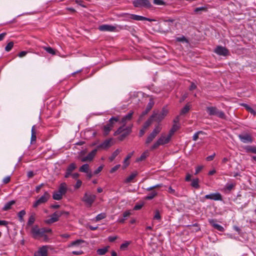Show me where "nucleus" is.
Segmentation results:
<instances>
[{"label":"nucleus","mask_w":256,"mask_h":256,"mask_svg":"<svg viewBox=\"0 0 256 256\" xmlns=\"http://www.w3.org/2000/svg\"><path fill=\"white\" fill-rule=\"evenodd\" d=\"M132 125L129 126L126 128H124V126H120L114 133V135L116 136L118 134H122L118 138L120 141H122L127 136H128L132 132Z\"/></svg>","instance_id":"nucleus-1"},{"label":"nucleus","mask_w":256,"mask_h":256,"mask_svg":"<svg viewBox=\"0 0 256 256\" xmlns=\"http://www.w3.org/2000/svg\"><path fill=\"white\" fill-rule=\"evenodd\" d=\"M171 140L170 136L162 134L158 140L150 147V150H152L158 148L159 146L168 144Z\"/></svg>","instance_id":"nucleus-2"},{"label":"nucleus","mask_w":256,"mask_h":256,"mask_svg":"<svg viewBox=\"0 0 256 256\" xmlns=\"http://www.w3.org/2000/svg\"><path fill=\"white\" fill-rule=\"evenodd\" d=\"M119 121V116L112 117L109 121L108 123L104 126L103 130L104 132V136H106L111 130L112 128L114 127V124Z\"/></svg>","instance_id":"nucleus-3"},{"label":"nucleus","mask_w":256,"mask_h":256,"mask_svg":"<svg viewBox=\"0 0 256 256\" xmlns=\"http://www.w3.org/2000/svg\"><path fill=\"white\" fill-rule=\"evenodd\" d=\"M206 112L210 116H216L222 119H225L226 118L224 113L222 111L219 110L215 106L207 107Z\"/></svg>","instance_id":"nucleus-4"},{"label":"nucleus","mask_w":256,"mask_h":256,"mask_svg":"<svg viewBox=\"0 0 256 256\" xmlns=\"http://www.w3.org/2000/svg\"><path fill=\"white\" fill-rule=\"evenodd\" d=\"M50 198V194L48 192H45L42 196L34 202L33 208H36L41 204H46Z\"/></svg>","instance_id":"nucleus-5"},{"label":"nucleus","mask_w":256,"mask_h":256,"mask_svg":"<svg viewBox=\"0 0 256 256\" xmlns=\"http://www.w3.org/2000/svg\"><path fill=\"white\" fill-rule=\"evenodd\" d=\"M168 114V110L166 108H163L162 112H160L154 111L152 118H154V120L156 122H160Z\"/></svg>","instance_id":"nucleus-6"},{"label":"nucleus","mask_w":256,"mask_h":256,"mask_svg":"<svg viewBox=\"0 0 256 256\" xmlns=\"http://www.w3.org/2000/svg\"><path fill=\"white\" fill-rule=\"evenodd\" d=\"M96 199V196L89 192L84 193L82 200L84 202L87 206L90 207Z\"/></svg>","instance_id":"nucleus-7"},{"label":"nucleus","mask_w":256,"mask_h":256,"mask_svg":"<svg viewBox=\"0 0 256 256\" xmlns=\"http://www.w3.org/2000/svg\"><path fill=\"white\" fill-rule=\"evenodd\" d=\"M64 214H68V212H65L63 211H57L54 212L50 216V218L44 220V222L46 224H50L54 222H58L59 220V218L60 217Z\"/></svg>","instance_id":"nucleus-8"},{"label":"nucleus","mask_w":256,"mask_h":256,"mask_svg":"<svg viewBox=\"0 0 256 256\" xmlns=\"http://www.w3.org/2000/svg\"><path fill=\"white\" fill-rule=\"evenodd\" d=\"M135 7H144L150 8L152 7V4L148 0H135L132 2Z\"/></svg>","instance_id":"nucleus-9"},{"label":"nucleus","mask_w":256,"mask_h":256,"mask_svg":"<svg viewBox=\"0 0 256 256\" xmlns=\"http://www.w3.org/2000/svg\"><path fill=\"white\" fill-rule=\"evenodd\" d=\"M114 144L113 139L112 138H108L98 145L96 149H97V150H108Z\"/></svg>","instance_id":"nucleus-10"},{"label":"nucleus","mask_w":256,"mask_h":256,"mask_svg":"<svg viewBox=\"0 0 256 256\" xmlns=\"http://www.w3.org/2000/svg\"><path fill=\"white\" fill-rule=\"evenodd\" d=\"M43 228H40L37 226H35L32 228V233L34 238H36L38 236L42 237L44 236Z\"/></svg>","instance_id":"nucleus-11"},{"label":"nucleus","mask_w":256,"mask_h":256,"mask_svg":"<svg viewBox=\"0 0 256 256\" xmlns=\"http://www.w3.org/2000/svg\"><path fill=\"white\" fill-rule=\"evenodd\" d=\"M214 52L220 56H226L228 54V50L225 47L218 46L214 50Z\"/></svg>","instance_id":"nucleus-12"},{"label":"nucleus","mask_w":256,"mask_h":256,"mask_svg":"<svg viewBox=\"0 0 256 256\" xmlns=\"http://www.w3.org/2000/svg\"><path fill=\"white\" fill-rule=\"evenodd\" d=\"M238 138L244 143H251L253 140L252 136L248 134H239Z\"/></svg>","instance_id":"nucleus-13"},{"label":"nucleus","mask_w":256,"mask_h":256,"mask_svg":"<svg viewBox=\"0 0 256 256\" xmlns=\"http://www.w3.org/2000/svg\"><path fill=\"white\" fill-rule=\"evenodd\" d=\"M76 164L74 162L71 163L67 167L64 174V178H68L72 174V172L76 168Z\"/></svg>","instance_id":"nucleus-14"},{"label":"nucleus","mask_w":256,"mask_h":256,"mask_svg":"<svg viewBox=\"0 0 256 256\" xmlns=\"http://www.w3.org/2000/svg\"><path fill=\"white\" fill-rule=\"evenodd\" d=\"M97 152V149H94L90 152L86 156H84L81 158V162H91L94 159Z\"/></svg>","instance_id":"nucleus-15"},{"label":"nucleus","mask_w":256,"mask_h":256,"mask_svg":"<svg viewBox=\"0 0 256 256\" xmlns=\"http://www.w3.org/2000/svg\"><path fill=\"white\" fill-rule=\"evenodd\" d=\"M204 198L206 199H210L214 200H222V195L218 192L212 193L209 194H206L204 196Z\"/></svg>","instance_id":"nucleus-16"},{"label":"nucleus","mask_w":256,"mask_h":256,"mask_svg":"<svg viewBox=\"0 0 256 256\" xmlns=\"http://www.w3.org/2000/svg\"><path fill=\"white\" fill-rule=\"evenodd\" d=\"M133 113L132 111L130 112L126 116L122 118L120 121L119 120L118 122H119L120 124H122V126H124V128L126 124L132 120Z\"/></svg>","instance_id":"nucleus-17"},{"label":"nucleus","mask_w":256,"mask_h":256,"mask_svg":"<svg viewBox=\"0 0 256 256\" xmlns=\"http://www.w3.org/2000/svg\"><path fill=\"white\" fill-rule=\"evenodd\" d=\"M98 30L100 31L114 32L116 27L109 24H102L99 26Z\"/></svg>","instance_id":"nucleus-18"},{"label":"nucleus","mask_w":256,"mask_h":256,"mask_svg":"<svg viewBox=\"0 0 256 256\" xmlns=\"http://www.w3.org/2000/svg\"><path fill=\"white\" fill-rule=\"evenodd\" d=\"M34 256H48V248L46 246L40 248L38 252L34 253Z\"/></svg>","instance_id":"nucleus-19"},{"label":"nucleus","mask_w":256,"mask_h":256,"mask_svg":"<svg viewBox=\"0 0 256 256\" xmlns=\"http://www.w3.org/2000/svg\"><path fill=\"white\" fill-rule=\"evenodd\" d=\"M216 220L214 219L208 220L209 223L216 229L220 232H223L224 230V228L220 225L216 223Z\"/></svg>","instance_id":"nucleus-20"},{"label":"nucleus","mask_w":256,"mask_h":256,"mask_svg":"<svg viewBox=\"0 0 256 256\" xmlns=\"http://www.w3.org/2000/svg\"><path fill=\"white\" fill-rule=\"evenodd\" d=\"M154 102L152 98H150V101L148 103V104L146 106V110L142 112V115L144 116L152 108L154 105Z\"/></svg>","instance_id":"nucleus-21"},{"label":"nucleus","mask_w":256,"mask_h":256,"mask_svg":"<svg viewBox=\"0 0 256 256\" xmlns=\"http://www.w3.org/2000/svg\"><path fill=\"white\" fill-rule=\"evenodd\" d=\"M138 173L137 172H132L130 176H128L124 180V183L128 184L131 182H134V178L138 176Z\"/></svg>","instance_id":"nucleus-22"},{"label":"nucleus","mask_w":256,"mask_h":256,"mask_svg":"<svg viewBox=\"0 0 256 256\" xmlns=\"http://www.w3.org/2000/svg\"><path fill=\"white\" fill-rule=\"evenodd\" d=\"M86 242L82 239L76 240L71 242L68 245V247L72 246H79L82 244Z\"/></svg>","instance_id":"nucleus-23"},{"label":"nucleus","mask_w":256,"mask_h":256,"mask_svg":"<svg viewBox=\"0 0 256 256\" xmlns=\"http://www.w3.org/2000/svg\"><path fill=\"white\" fill-rule=\"evenodd\" d=\"M16 204V201L14 200H10L8 202H6L4 206L2 208V210L3 211H7L12 208V206Z\"/></svg>","instance_id":"nucleus-24"},{"label":"nucleus","mask_w":256,"mask_h":256,"mask_svg":"<svg viewBox=\"0 0 256 256\" xmlns=\"http://www.w3.org/2000/svg\"><path fill=\"white\" fill-rule=\"evenodd\" d=\"M66 184L65 182L61 184L58 188V192H59L60 193L64 195L66 192Z\"/></svg>","instance_id":"nucleus-25"},{"label":"nucleus","mask_w":256,"mask_h":256,"mask_svg":"<svg viewBox=\"0 0 256 256\" xmlns=\"http://www.w3.org/2000/svg\"><path fill=\"white\" fill-rule=\"evenodd\" d=\"M109 248V246H107L102 248H99L96 250V252L98 255H104L108 252Z\"/></svg>","instance_id":"nucleus-26"},{"label":"nucleus","mask_w":256,"mask_h":256,"mask_svg":"<svg viewBox=\"0 0 256 256\" xmlns=\"http://www.w3.org/2000/svg\"><path fill=\"white\" fill-rule=\"evenodd\" d=\"M130 18L135 20H144L146 17L136 14H131L130 15Z\"/></svg>","instance_id":"nucleus-27"},{"label":"nucleus","mask_w":256,"mask_h":256,"mask_svg":"<svg viewBox=\"0 0 256 256\" xmlns=\"http://www.w3.org/2000/svg\"><path fill=\"white\" fill-rule=\"evenodd\" d=\"M178 126L176 124H174L168 136H170V138H171L172 136L178 129Z\"/></svg>","instance_id":"nucleus-28"},{"label":"nucleus","mask_w":256,"mask_h":256,"mask_svg":"<svg viewBox=\"0 0 256 256\" xmlns=\"http://www.w3.org/2000/svg\"><path fill=\"white\" fill-rule=\"evenodd\" d=\"M149 156L148 151L146 150L140 156L136 159V162H140L144 160Z\"/></svg>","instance_id":"nucleus-29"},{"label":"nucleus","mask_w":256,"mask_h":256,"mask_svg":"<svg viewBox=\"0 0 256 256\" xmlns=\"http://www.w3.org/2000/svg\"><path fill=\"white\" fill-rule=\"evenodd\" d=\"M122 152V150L120 149H116L112 154V156L109 157L108 159L110 162H112L116 157Z\"/></svg>","instance_id":"nucleus-30"},{"label":"nucleus","mask_w":256,"mask_h":256,"mask_svg":"<svg viewBox=\"0 0 256 256\" xmlns=\"http://www.w3.org/2000/svg\"><path fill=\"white\" fill-rule=\"evenodd\" d=\"M36 136L35 128V126H34L32 128L31 143H33L36 141Z\"/></svg>","instance_id":"nucleus-31"},{"label":"nucleus","mask_w":256,"mask_h":256,"mask_svg":"<svg viewBox=\"0 0 256 256\" xmlns=\"http://www.w3.org/2000/svg\"><path fill=\"white\" fill-rule=\"evenodd\" d=\"M79 170L82 172L88 173L89 171V165L87 164L82 165L80 168Z\"/></svg>","instance_id":"nucleus-32"},{"label":"nucleus","mask_w":256,"mask_h":256,"mask_svg":"<svg viewBox=\"0 0 256 256\" xmlns=\"http://www.w3.org/2000/svg\"><path fill=\"white\" fill-rule=\"evenodd\" d=\"M158 195V192L156 190H152L150 194L146 196L145 200H150L153 199Z\"/></svg>","instance_id":"nucleus-33"},{"label":"nucleus","mask_w":256,"mask_h":256,"mask_svg":"<svg viewBox=\"0 0 256 256\" xmlns=\"http://www.w3.org/2000/svg\"><path fill=\"white\" fill-rule=\"evenodd\" d=\"M162 128L159 125H158L154 128V130L150 133V134L156 137V136L160 132Z\"/></svg>","instance_id":"nucleus-34"},{"label":"nucleus","mask_w":256,"mask_h":256,"mask_svg":"<svg viewBox=\"0 0 256 256\" xmlns=\"http://www.w3.org/2000/svg\"><path fill=\"white\" fill-rule=\"evenodd\" d=\"M247 152H252L256 154V147L254 146H248L245 148Z\"/></svg>","instance_id":"nucleus-35"},{"label":"nucleus","mask_w":256,"mask_h":256,"mask_svg":"<svg viewBox=\"0 0 256 256\" xmlns=\"http://www.w3.org/2000/svg\"><path fill=\"white\" fill-rule=\"evenodd\" d=\"M190 103H188L180 111V114H184L188 112L190 109Z\"/></svg>","instance_id":"nucleus-36"},{"label":"nucleus","mask_w":256,"mask_h":256,"mask_svg":"<svg viewBox=\"0 0 256 256\" xmlns=\"http://www.w3.org/2000/svg\"><path fill=\"white\" fill-rule=\"evenodd\" d=\"M62 194L59 192H54L52 196V198L55 200H60L62 198Z\"/></svg>","instance_id":"nucleus-37"},{"label":"nucleus","mask_w":256,"mask_h":256,"mask_svg":"<svg viewBox=\"0 0 256 256\" xmlns=\"http://www.w3.org/2000/svg\"><path fill=\"white\" fill-rule=\"evenodd\" d=\"M34 221H35V214H32L29 217L28 222H27V225L28 226H32L34 222Z\"/></svg>","instance_id":"nucleus-38"},{"label":"nucleus","mask_w":256,"mask_h":256,"mask_svg":"<svg viewBox=\"0 0 256 256\" xmlns=\"http://www.w3.org/2000/svg\"><path fill=\"white\" fill-rule=\"evenodd\" d=\"M199 180L198 178L194 179L192 180L191 186L196 188H198L200 187L198 184Z\"/></svg>","instance_id":"nucleus-39"},{"label":"nucleus","mask_w":256,"mask_h":256,"mask_svg":"<svg viewBox=\"0 0 256 256\" xmlns=\"http://www.w3.org/2000/svg\"><path fill=\"white\" fill-rule=\"evenodd\" d=\"M134 153V152H132L130 153H129L128 156H126V158L124 159V164L126 166H127L128 164H129V163L128 162H127L130 158L132 156L133 154Z\"/></svg>","instance_id":"nucleus-40"},{"label":"nucleus","mask_w":256,"mask_h":256,"mask_svg":"<svg viewBox=\"0 0 256 256\" xmlns=\"http://www.w3.org/2000/svg\"><path fill=\"white\" fill-rule=\"evenodd\" d=\"M26 212L24 210H22L18 213V216L19 220L21 222H24V216L26 214Z\"/></svg>","instance_id":"nucleus-41"},{"label":"nucleus","mask_w":256,"mask_h":256,"mask_svg":"<svg viewBox=\"0 0 256 256\" xmlns=\"http://www.w3.org/2000/svg\"><path fill=\"white\" fill-rule=\"evenodd\" d=\"M152 118H152L151 116L150 118L144 122L143 126V128L144 129H146L152 124Z\"/></svg>","instance_id":"nucleus-42"},{"label":"nucleus","mask_w":256,"mask_h":256,"mask_svg":"<svg viewBox=\"0 0 256 256\" xmlns=\"http://www.w3.org/2000/svg\"><path fill=\"white\" fill-rule=\"evenodd\" d=\"M131 244L130 242L126 241L125 242L122 244L120 246V249L122 250H126L128 246Z\"/></svg>","instance_id":"nucleus-43"},{"label":"nucleus","mask_w":256,"mask_h":256,"mask_svg":"<svg viewBox=\"0 0 256 256\" xmlns=\"http://www.w3.org/2000/svg\"><path fill=\"white\" fill-rule=\"evenodd\" d=\"M162 186V184H156L155 186H152L150 187L147 188H146V191L150 192V191H152V190H154V188H160Z\"/></svg>","instance_id":"nucleus-44"},{"label":"nucleus","mask_w":256,"mask_h":256,"mask_svg":"<svg viewBox=\"0 0 256 256\" xmlns=\"http://www.w3.org/2000/svg\"><path fill=\"white\" fill-rule=\"evenodd\" d=\"M106 214L104 212L100 213L98 214L96 217V221H99L101 220H102L104 218L106 217Z\"/></svg>","instance_id":"nucleus-45"},{"label":"nucleus","mask_w":256,"mask_h":256,"mask_svg":"<svg viewBox=\"0 0 256 256\" xmlns=\"http://www.w3.org/2000/svg\"><path fill=\"white\" fill-rule=\"evenodd\" d=\"M242 106H244L246 108L251 114H253L254 115L256 114V112L247 104H242Z\"/></svg>","instance_id":"nucleus-46"},{"label":"nucleus","mask_w":256,"mask_h":256,"mask_svg":"<svg viewBox=\"0 0 256 256\" xmlns=\"http://www.w3.org/2000/svg\"><path fill=\"white\" fill-rule=\"evenodd\" d=\"M155 138V136H154L153 135L150 134L146 140V144H150Z\"/></svg>","instance_id":"nucleus-47"},{"label":"nucleus","mask_w":256,"mask_h":256,"mask_svg":"<svg viewBox=\"0 0 256 256\" xmlns=\"http://www.w3.org/2000/svg\"><path fill=\"white\" fill-rule=\"evenodd\" d=\"M14 46V42H8L6 46L5 47V50L6 52H10Z\"/></svg>","instance_id":"nucleus-48"},{"label":"nucleus","mask_w":256,"mask_h":256,"mask_svg":"<svg viewBox=\"0 0 256 256\" xmlns=\"http://www.w3.org/2000/svg\"><path fill=\"white\" fill-rule=\"evenodd\" d=\"M206 11H207V8L206 7H204V6L196 8L194 10V12L196 13H198V12H206Z\"/></svg>","instance_id":"nucleus-49"},{"label":"nucleus","mask_w":256,"mask_h":256,"mask_svg":"<svg viewBox=\"0 0 256 256\" xmlns=\"http://www.w3.org/2000/svg\"><path fill=\"white\" fill-rule=\"evenodd\" d=\"M44 50H46L48 52L49 54H55L56 52L55 51L53 48H52L51 47H44Z\"/></svg>","instance_id":"nucleus-50"},{"label":"nucleus","mask_w":256,"mask_h":256,"mask_svg":"<svg viewBox=\"0 0 256 256\" xmlns=\"http://www.w3.org/2000/svg\"><path fill=\"white\" fill-rule=\"evenodd\" d=\"M235 184L228 183L226 185V189L228 191H230L234 186Z\"/></svg>","instance_id":"nucleus-51"},{"label":"nucleus","mask_w":256,"mask_h":256,"mask_svg":"<svg viewBox=\"0 0 256 256\" xmlns=\"http://www.w3.org/2000/svg\"><path fill=\"white\" fill-rule=\"evenodd\" d=\"M154 4L156 5H166V2L162 0H153Z\"/></svg>","instance_id":"nucleus-52"},{"label":"nucleus","mask_w":256,"mask_h":256,"mask_svg":"<svg viewBox=\"0 0 256 256\" xmlns=\"http://www.w3.org/2000/svg\"><path fill=\"white\" fill-rule=\"evenodd\" d=\"M154 218L158 220H160L161 219V216L158 210H156Z\"/></svg>","instance_id":"nucleus-53"},{"label":"nucleus","mask_w":256,"mask_h":256,"mask_svg":"<svg viewBox=\"0 0 256 256\" xmlns=\"http://www.w3.org/2000/svg\"><path fill=\"white\" fill-rule=\"evenodd\" d=\"M204 133L202 131H198L195 133L192 137V140L194 141L196 140L198 138V134H203Z\"/></svg>","instance_id":"nucleus-54"},{"label":"nucleus","mask_w":256,"mask_h":256,"mask_svg":"<svg viewBox=\"0 0 256 256\" xmlns=\"http://www.w3.org/2000/svg\"><path fill=\"white\" fill-rule=\"evenodd\" d=\"M82 184V182L80 180H76V182L74 186V188L76 189H78L80 187Z\"/></svg>","instance_id":"nucleus-55"},{"label":"nucleus","mask_w":256,"mask_h":256,"mask_svg":"<svg viewBox=\"0 0 256 256\" xmlns=\"http://www.w3.org/2000/svg\"><path fill=\"white\" fill-rule=\"evenodd\" d=\"M103 168H104L103 166H98V168L94 171V174H97L98 173H100L103 169Z\"/></svg>","instance_id":"nucleus-56"},{"label":"nucleus","mask_w":256,"mask_h":256,"mask_svg":"<svg viewBox=\"0 0 256 256\" xmlns=\"http://www.w3.org/2000/svg\"><path fill=\"white\" fill-rule=\"evenodd\" d=\"M120 167V164H117L116 166H115L114 167H113L112 168H111V170H110V173H114V172L116 171Z\"/></svg>","instance_id":"nucleus-57"},{"label":"nucleus","mask_w":256,"mask_h":256,"mask_svg":"<svg viewBox=\"0 0 256 256\" xmlns=\"http://www.w3.org/2000/svg\"><path fill=\"white\" fill-rule=\"evenodd\" d=\"M131 213L130 210L126 211L123 214V217L125 219H126L130 215Z\"/></svg>","instance_id":"nucleus-58"},{"label":"nucleus","mask_w":256,"mask_h":256,"mask_svg":"<svg viewBox=\"0 0 256 256\" xmlns=\"http://www.w3.org/2000/svg\"><path fill=\"white\" fill-rule=\"evenodd\" d=\"M117 236H110L108 237V240L110 242H114L115 240H116L118 238Z\"/></svg>","instance_id":"nucleus-59"},{"label":"nucleus","mask_w":256,"mask_h":256,"mask_svg":"<svg viewBox=\"0 0 256 256\" xmlns=\"http://www.w3.org/2000/svg\"><path fill=\"white\" fill-rule=\"evenodd\" d=\"M202 168H203V166H197L196 168V172L194 173V174L196 175V174H198L200 172V170L202 169Z\"/></svg>","instance_id":"nucleus-60"},{"label":"nucleus","mask_w":256,"mask_h":256,"mask_svg":"<svg viewBox=\"0 0 256 256\" xmlns=\"http://www.w3.org/2000/svg\"><path fill=\"white\" fill-rule=\"evenodd\" d=\"M215 156H216L215 153H214L213 154L206 157V160L207 161H211V160H213V159L214 158Z\"/></svg>","instance_id":"nucleus-61"},{"label":"nucleus","mask_w":256,"mask_h":256,"mask_svg":"<svg viewBox=\"0 0 256 256\" xmlns=\"http://www.w3.org/2000/svg\"><path fill=\"white\" fill-rule=\"evenodd\" d=\"M10 176H8L6 178H4L2 180L3 182L5 184H6L10 182Z\"/></svg>","instance_id":"nucleus-62"},{"label":"nucleus","mask_w":256,"mask_h":256,"mask_svg":"<svg viewBox=\"0 0 256 256\" xmlns=\"http://www.w3.org/2000/svg\"><path fill=\"white\" fill-rule=\"evenodd\" d=\"M28 54L26 51H22L18 54V56L20 58Z\"/></svg>","instance_id":"nucleus-63"},{"label":"nucleus","mask_w":256,"mask_h":256,"mask_svg":"<svg viewBox=\"0 0 256 256\" xmlns=\"http://www.w3.org/2000/svg\"><path fill=\"white\" fill-rule=\"evenodd\" d=\"M188 94L187 93L184 94V95L182 96L181 98H180V102H184L185 99L188 97Z\"/></svg>","instance_id":"nucleus-64"}]
</instances>
